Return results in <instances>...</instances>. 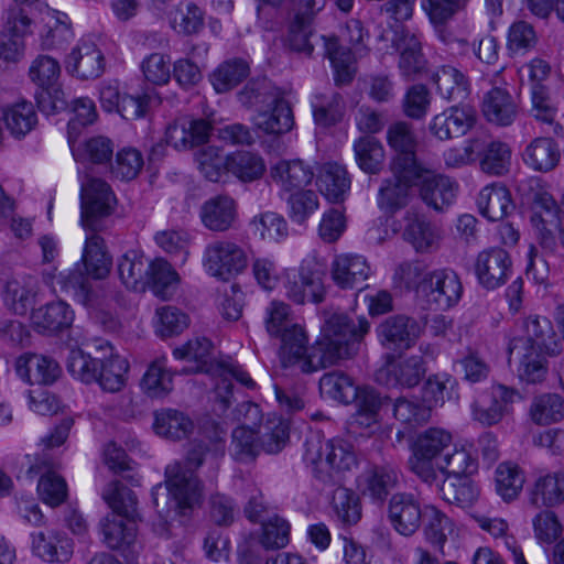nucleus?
<instances>
[{"instance_id": "35", "label": "nucleus", "mask_w": 564, "mask_h": 564, "mask_svg": "<svg viewBox=\"0 0 564 564\" xmlns=\"http://www.w3.org/2000/svg\"><path fill=\"white\" fill-rule=\"evenodd\" d=\"M522 158L533 171L546 173L558 164L561 151L553 139L539 137L525 147Z\"/></svg>"}, {"instance_id": "9", "label": "nucleus", "mask_w": 564, "mask_h": 564, "mask_svg": "<svg viewBox=\"0 0 564 564\" xmlns=\"http://www.w3.org/2000/svg\"><path fill=\"white\" fill-rule=\"evenodd\" d=\"M203 263L210 275L226 281L247 268L248 258L237 243L216 240L206 246Z\"/></svg>"}, {"instance_id": "44", "label": "nucleus", "mask_w": 564, "mask_h": 564, "mask_svg": "<svg viewBox=\"0 0 564 564\" xmlns=\"http://www.w3.org/2000/svg\"><path fill=\"white\" fill-rule=\"evenodd\" d=\"M150 262L142 252L129 250L118 260V274L127 289L143 291Z\"/></svg>"}, {"instance_id": "17", "label": "nucleus", "mask_w": 564, "mask_h": 564, "mask_svg": "<svg viewBox=\"0 0 564 564\" xmlns=\"http://www.w3.org/2000/svg\"><path fill=\"white\" fill-rule=\"evenodd\" d=\"M424 514L417 499L410 492L392 495L388 505V518L393 529L404 536L417 531Z\"/></svg>"}, {"instance_id": "32", "label": "nucleus", "mask_w": 564, "mask_h": 564, "mask_svg": "<svg viewBox=\"0 0 564 564\" xmlns=\"http://www.w3.org/2000/svg\"><path fill=\"white\" fill-rule=\"evenodd\" d=\"M213 352L214 346L208 338L195 337L181 347L175 348L173 356L176 359L195 362L191 371L216 375L218 362L214 361Z\"/></svg>"}, {"instance_id": "29", "label": "nucleus", "mask_w": 564, "mask_h": 564, "mask_svg": "<svg viewBox=\"0 0 564 564\" xmlns=\"http://www.w3.org/2000/svg\"><path fill=\"white\" fill-rule=\"evenodd\" d=\"M270 110L257 115L254 123L258 129L268 134H282L289 132L294 126V117L291 106L280 93L272 95L269 102Z\"/></svg>"}, {"instance_id": "63", "label": "nucleus", "mask_w": 564, "mask_h": 564, "mask_svg": "<svg viewBox=\"0 0 564 564\" xmlns=\"http://www.w3.org/2000/svg\"><path fill=\"white\" fill-rule=\"evenodd\" d=\"M254 429L237 426L231 433L230 455L238 462L252 460L261 451Z\"/></svg>"}, {"instance_id": "33", "label": "nucleus", "mask_w": 564, "mask_h": 564, "mask_svg": "<svg viewBox=\"0 0 564 564\" xmlns=\"http://www.w3.org/2000/svg\"><path fill=\"white\" fill-rule=\"evenodd\" d=\"M405 221L403 237L416 251L426 252L436 245L440 239L438 229L423 215L409 209L405 213Z\"/></svg>"}, {"instance_id": "40", "label": "nucleus", "mask_w": 564, "mask_h": 564, "mask_svg": "<svg viewBox=\"0 0 564 564\" xmlns=\"http://www.w3.org/2000/svg\"><path fill=\"white\" fill-rule=\"evenodd\" d=\"M479 213L490 221L502 220L512 207L510 193L499 183L485 186L478 197Z\"/></svg>"}, {"instance_id": "59", "label": "nucleus", "mask_w": 564, "mask_h": 564, "mask_svg": "<svg viewBox=\"0 0 564 564\" xmlns=\"http://www.w3.org/2000/svg\"><path fill=\"white\" fill-rule=\"evenodd\" d=\"M248 74V63L242 58H232L219 65L210 80L217 93H226L240 84Z\"/></svg>"}, {"instance_id": "60", "label": "nucleus", "mask_w": 564, "mask_h": 564, "mask_svg": "<svg viewBox=\"0 0 564 564\" xmlns=\"http://www.w3.org/2000/svg\"><path fill=\"white\" fill-rule=\"evenodd\" d=\"M393 416L410 427L422 425L431 419L430 406L416 398L400 397L394 400Z\"/></svg>"}, {"instance_id": "4", "label": "nucleus", "mask_w": 564, "mask_h": 564, "mask_svg": "<svg viewBox=\"0 0 564 564\" xmlns=\"http://www.w3.org/2000/svg\"><path fill=\"white\" fill-rule=\"evenodd\" d=\"M303 459L312 474L324 484H339L357 466L352 446L343 438L312 434L305 441Z\"/></svg>"}, {"instance_id": "51", "label": "nucleus", "mask_w": 564, "mask_h": 564, "mask_svg": "<svg viewBox=\"0 0 564 564\" xmlns=\"http://www.w3.org/2000/svg\"><path fill=\"white\" fill-rule=\"evenodd\" d=\"M319 391L325 398L344 404H349L358 395V387L343 371L324 373L319 379Z\"/></svg>"}, {"instance_id": "41", "label": "nucleus", "mask_w": 564, "mask_h": 564, "mask_svg": "<svg viewBox=\"0 0 564 564\" xmlns=\"http://www.w3.org/2000/svg\"><path fill=\"white\" fill-rule=\"evenodd\" d=\"M523 328L532 347L538 351H544L550 356L560 354L561 345L549 318L539 315L529 316L523 323Z\"/></svg>"}, {"instance_id": "7", "label": "nucleus", "mask_w": 564, "mask_h": 564, "mask_svg": "<svg viewBox=\"0 0 564 564\" xmlns=\"http://www.w3.org/2000/svg\"><path fill=\"white\" fill-rule=\"evenodd\" d=\"M463 292L460 278L448 268L429 271L421 284V297L435 310L446 311L456 306Z\"/></svg>"}, {"instance_id": "36", "label": "nucleus", "mask_w": 564, "mask_h": 564, "mask_svg": "<svg viewBox=\"0 0 564 564\" xmlns=\"http://www.w3.org/2000/svg\"><path fill=\"white\" fill-rule=\"evenodd\" d=\"M31 319L39 332L57 333L72 325L74 312L67 303L57 301L33 311Z\"/></svg>"}, {"instance_id": "16", "label": "nucleus", "mask_w": 564, "mask_h": 564, "mask_svg": "<svg viewBox=\"0 0 564 564\" xmlns=\"http://www.w3.org/2000/svg\"><path fill=\"white\" fill-rule=\"evenodd\" d=\"M475 122V109L457 104L436 115L430 123V131L440 140H449L466 134Z\"/></svg>"}, {"instance_id": "52", "label": "nucleus", "mask_w": 564, "mask_h": 564, "mask_svg": "<svg viewBox=\"0 0 564 564\" xmlns=\"http://www.w3.org/2000/svg\"><path fill=\"white\" fill-rule=\"evenodd\" d=\"M1 118L10 133L18 139L29 133L37 122L33 105L24 100L4 107Z\"/></svg>"}, {"instance_id": "23", "label": "nucleus", "mask_w": 564, "mask_h": 564, "mask_svg": "<svg viewBox=\"0 0 564 564\" xmlns=\"http://www.w3.org/2000/svg\"><path fill=\"white\" fill-rule=\"evenodd\" d=\"M237 216V203L227 194H219L208 198L199 209L203 225L208 230L215 232H225L232 228Z\"/></svg>"}, {"instance_id": "31", "label": "nucleus", "mask_w": 564, "mask_h": 564, "mask_svg": "<svg viewBox=\"0 0 564 564\" xmlns=\"http://www.w3.org/2000/svg\"><path fill=\"white\" fill-rule=\"evenodd\" d=\"M481 109L488 121L502 127L511 124L518 113L512 96L500 87H494L485 94Z\"/></svg>"}, {"instance_id": "49", "label": "nucleus", "mask_w": 564, "mask_h": 564, "mask_svg": "<svg viewBox=\"0 0 564 564\" xmlns=\"http://www.w3.org/2000/svg\"><path fill=\"white\" fill-rule=\"evenodd\" d=\"M265 171L263 159L250 151H237L227 155V172L240 182L250 183L262 177Z\"/></svg>"}, {"instance_id": "58", "label": "nucleus", "mask_w": 564, "mask_h": 564, "mask_svg": "<svg viewBox=\"0 0 564 564\" xmlns=\"http://www.w3.org/2000/svg\"><path fill=\"white\" fill-rule=\"evenodd\" d=\"M141 387L151 398L166 395L173 389V375L166 368L164 358L150 364L141 380Z\"/></svg>"}, {"instance_id": "62", "label": "nucleus", "mask_w": 564, "mask_h": 564, "mask_svg": "<svg viewBox=\"0 0 564 564\" xmlns=\"http://www.w3.org/2000/svg\"><path fill=\"white\" fill-rule=\"evenodd\" d=\"M352 401L357 408L354 420L358 425L370 427L378 422L382 399L373 388H358V395Z\"/></svg>"}, {"instance_id": "50", "label": "nucleus", "mask_w": 564, "mask_h": 564, "mask_svg": "<svg viewBox=\"0 0 564 564\" xmlns=\"http://www.w3.org/2000/svg\"><path fill=\"white\" fill-rule=\"evenodd\" d=\"M524 482V473L514 463L503 462L495 470L496 492L506 502L513 501L519 497Z\"/></svg>"}, {"instance_id": "47", "label": "nucleus", "mask_w": 564, "mask_h": 564, "mask_svg": "<svg viewBox=\"0 0 564 564\" xmlns=\"http://www.w3.org/2000/svg\"><path fill=\"white\" fill-rule=\"evenodd\" d=\"M153 427L158 435L178 441L193 432L194 423L185 413L166 409L155 413Z\"/></svg>"}, {"instance_id": "5", "label": "nucleus", "mask_w": 564, "mask_h": 564, "mask_svg": "<svg viewBox=\"0 0 564 564\" xmlns=\"http://www.w3.org/2000/svg\"><path fill=\"white\" fill-rule=\"evenodd\" d=\"M452 434L441 427H429L413 443L408 467L421 481L433 486L438 479L437 463L452 445Z\"/></svg>"}, {"instance_id": "28", "label": "nucleus", "mask_w": 564, "mask_h": 564, "mask_svg": "<svg viewBox=\"0 0 564 564\" xmlns=\"http://www.w3.org/2000/svg\"><path fill=\"white\" fill-rule=\"evenodd\" d=\"M270 175L283 191L291 192L308 185L314 177V171L303 160H281L270 167Z\"/></svg>"}, {"instance_id": "21", "label": "nucleus", "mask_w": 564, "mask_h": 564, "mask_svg": "<svg viewBox=\"0 0 564 564\" xmlns=\"http://www.w3.org/2000/svg\"><path fill=\"white\" fill-rule=\"evenodd\" d=\"M370 274L367 259L356 253L337 254L330 265L332 280L343 290L358 289Z\"/></svg>"}, {"instance_id": "14", "label": "nucleus", "mask_w": 564, "mask_h": 564, "mask_svg": "<svg viewBox=\"0 0 564 564\" xmlns=\"http://www.w3.org/2000/svg\"><path fill=\"white\" fill-rule=\"evenodd\" d=\"M475 273L485 289L495 290L505 284L512 273L511 258L501 248L482 250L476 258Z\"/></svg>"}, {"instance_id": "48", "label": "nucleus", "mask_w": 564, "mask_h": 564, "mask_svg": "<svg viewBox=\"0 0 564 564\" xmlns=\"http://www.w3.org/2000/svg\"><path fill=\"white\" fill-rule=\"evenodd\" d=\"M355 159L361 171L378 174L382 171L386 151L382 143L375 137H359L354 142Z\"/></svg>"}, {"instance_id": "3", "label": "nucleus", "mask_w": 564, "mask_h": 564, "mask_svg": "<svg viewBox=\"0 0 564 564\" xmlns=\"http://www.w3.org/2000/svg\"><path fill=\"white\" fill-rule=\"evenodd\" d=\"M82 262L85 273L77 263L73 270L47 276L51 278L54 291L58 286L61 291L70 293L83 305L91 306L95 294L89 276L96 280L105 279L111 265V258L105 249L104 240L96 235V231L86 237Z\"/></svg>"}, {"instance_id": "20", "label": "nucleus", "mask_w": 564, "mask_h": 564, "mask_svg": "<svg viewBox=\"0 0 564 564\" xmlns=\"http://www.w3.org/2000/svg\"><path fill=\"white\" fill-rule=\"evenodd\" d=\"M56 467V462L44 456L43 458H39L36 463L31 465L28 469L30 477L43 473L37 484V491L43 502L51 507L59 506L67 498L66 481L55 473Z\"/></svg>"}, {"instance_id": "30", "label": "nucleus", "mask_w": 564, "mask_h": 564, "mask_svg": "<svg viewBox=\"0 0 564 564\" xmlns=\"http://www.w3.org/2000/svg\"><path fill=\"white\" fill-rule=\"evenodd\" d=\"M401 470L391 463L373 465L365 473V494L382 503L400 484Z\"/></svg>"}, {"instance_id": "38", "label": "nucleus", "mask_w": 564, "mask_h": 564, "mask_svg": "<svg viewBox=\"0 0 564 564\" xmlns=\"http://www.w3.org/2000/svg\"><path fill=\"white\" fill-rule=\"evenodd\" d=\"M317 184L321 193L332 203L343 202L351 185L345 166L337 163H325L318 174Z\"/></svg>"}, {"instance_id": "37", "label": "nucleus", "mask_w": 564, "mask_h": 564, "mask_svg": "<svg viewBox=\"0 0 564 564\" xmlns=\"http://www.w3.org/2000/svg\"><path fill=\"white\" fill-rule=\"evenodd\" d=\"M434 485L443 500L463 509L471 507L480 495L478 486L469 477H445Z\"/></svg>"}, {"instance_id": "6", "label": "nucleus", "mask_w": 564, "mask_h": 564, "mask_svg": "<svg viewBox=\"0 0 564 564\" xmlns=\"http://www.w3.org/2000/svg\"><path fill=\"white\" fill-rule=\"evenodd\" d=\"M518 392L503 384H492L479 391L470 403L471 419L481 426L499 424L512 411Z\"/></svg>"}, {"instance_id": "24", "label": "nucleus", "mask_w": 564, "mask_h": 564, "mask_svg": "<svg viewBox=\"0 0 564 564\" xmlns=\"http://www.w3.org/2000/svg\"><path fill=\"white\" fill-rule=\"evenodd\" d=\"M437 94L448 102L463 104L470 95L468 77L453 65L438 67L431 76Z\"/></svg>"}, {"instance_id": "43", "label": "nucleus", "mask_w": 564, "mask_h": 564, "mask_svg": "<svg viewBox=\"0 0 564 564\" xmlns=\"http://www.w3.org/2000/svg\"><path fill=\"white\" fill-rule=\"evenodd\" d=\"M119 514L110 513L100 522L102 542L112 550H121L132 545L137 538L133 520L119 519Z\"/></svg>"}, {"instance_id": "55", "label": "nucleus", "mask_w": 564, "mask_h": 564, "mask_svg": "<svg viewBox=\"0 0 564 564\" xmlns=\"http://www.w3.org/2000/svg\"><path fill=\"white\" fill-rule=\"evenodd\" d=\"M481 159L480 169L489 175L501 176L509 171L511 161L510 147L499 140L480 143Z\"/></svg>"}, {"instance_id": "8", "label": "nucleus", "mask_w": 564, "mask_h": 564, "mask_svg": "<svg viewBox=\"0 0 564 564\" xmlns=\"http://www.w3.org/2000/svg\"><path fill=\"white\" fill-rule=\"evenodd\" d=\"M80 198L83 227L99 230L100 219L111 213L116 200L110 186L101 178L87 176L82 183Z\"/></svg>"}, {"instance_id": "18", "label": "nucleus", "mask_w": 564, "mask_h": 564, "mask_svg": "<svg viewBox=\"0 0 564 564\" xmlns=\"http://www.w3.org/2000/svg\"><path fill=\"white\" fill-rule=\"evenodd\" d=\"M15 371L29 384L37 386H51L62 375V368L54 358L33 352L17 358Z\"/></svg>"}, {"instance_id": "61", "label": "nucleus", "mask_w": 564, "mask_h": 564, "mask_svg": "<svg viewBox=\"0 0 564 564\" xmlns=\"http://www.w3.org/2000/svg\"><path fill=\"white\" fill-rule=\"evenodd\" d=\"M128 371V364L119 356H111L100 360L95 382H98L104 391L118 392L124 386V375Z\"/></svg>"}, {"instance_id": "11", "label": "nucleus", "mask_w": 564, "mask_h": 564, "mask_svg": "<svg viewBox=\"0 0 564 564\" xmlns=\"http://www.w3.org/2000/svg\"><path fill=\"white\" fill-rule=\"evenodd\" d=\"M391 172L392 176L381 182L377 198L379 208L388 214H394L409 204L411 188L421 177V170Z\"/></svg>"}, {"instance_id": "19", "label": "nucleus", "mask_w": 564, "mask_h": 564, "mask_svg": "<svg viewBox=\"0 0 564 564\" xmlns=\"http://www.w3.org/2000/svg\"><path fill=\"white\" fill-rule=\"evenodd\" d=\"M420 187L422 200L435 210L442 212L451 206L459 189L458 183L449 176L424 173L421 167V177L416 182Z\"/></svg>"}, {"instance_id": "54", "label": "nucleus", "mask_w": 564, "mask_h": 564, "mask_svg": "<svg viewBox=\"0 0 564 564\" xmlns=\"http://www.w3.org/2000/svg\"><path fill=\"white\" fill-rule=\"evenodd\" d=\"M102 497L112 513L119 514L126 520H135L138 517V499L135 494L119 481L108 484L104 490Z\"/></svg>"}, {"instance_id": "15", "label": "nucleus", "mask_w": 564, "mask_h": 564, "mask_svg": "<svg viewBox=\"0 0 564 564\" xmlns=\"http://www.w3.org/2000/svg\"><path fill=\"white\" fill-rule=\"evenodd\" d=\"M426 373L421 356H411L401 361H391L376 372V381L388 388H413Z\"/></svg>"}, {"instance_id": "1", "label": "nucleus", "mask_w": 564, "mask_h": 564, "mask_svg": "<svg viewBox=\"0 0 564 564\" xmlns=\"http://www.w3.org/2000/svg\"><path fill=\"white\" fill-rule=\"evenodd\" d=\"M207 447L194 444L183 460H176L165 468V487L152 489L153 506L164 524L172 514H186L200 503L203 487L196 470L203 465Z\"/></svg>"}, {"instance_id": "56", "label": "nucleus", "mask_w": 564, "mask_h": 564, "mask_svg": "<svg viewBox=\"0 0 564 564\" xmlns=\"http://www.w3.org/2000/svg\"><path fill=\"white\" fill-rule=\"evenodd\" d=\"M478 469V462L471 452L465 447L446 452L442 462L437 463L436 473L441 471L445 477H469Z\"/></svg>"}, {"instance_id": "25", "label": "nucleus", "mask_w": 564, "mask_h": 564, "mask_svg": "<svg viewBox=\"0 0 564 564\" xmlns=\"http://www.w3.org/2000/svg\"><path fill=\"white\" fill-rule=\"evenodd\" d=\"M32 550L45 562L65 563L73 554V544L64 533L47 530L32 534Z\"/></svg>"}, {"instance_id": "26", "label": "nucleus", "mask_w": 564, "mask_h": 564, "mask_svg": "<svg viewBox=\"0 0 564 564\" xmlns=\"http://www.w3.org/2000/svg\"><path fill=\"white\" fill-rule=\"evenodd\" d=\"M4 306L17 315H25L34 305L36 283L31 276L11 278L1 290Z\"/></svg>"}, {"instance_id": "45", "label": "nucleus", "mask_w": 564, "mask_h": 564, "mask_svg": "<svg viewBox=\"0 0 564 564\" xmlns=\"http://www.w3.org/2000/svg\"><path fill=\"white\" fill-rule=\"evenodd\" d=\"M530 502L535 507H554L564 502V474L553 473L536 479L530 491Z\"/></svg>"}, {"instance_id": "13", "label": "nucleus", "mask_w": 564, "mask_h": 564, "mask_svg": "<svg viewBox=\"0 0 564 564\" xmlns=\"http://www.w3.org/2000/svg\"><path fill=\"white\" fill-rule=\"evenodd\" d=\"M388 145L397 152L390 163L391 171L401 169L421 170L416 160L417 139L413 126L406 121H398L387 129Z\"/></svg>"}, {"instance_id": "12", "label": "nucleus", "mask_w": 564, "mask_h": 564, "mask_svg": "<svg viewBox=\"0 0 564 564\" xmlns=\"http://www.w3.org/2000/svg\"><path fill=\"white\" fill-rule=\"evenodd\" d=\"M105 66V55L90 36L79 39L65 58L66 70L83 80L100 77Z\"/></svg>"}, {"instance_id": "27", "label": "nucleus", "mask_w": 564, "mask_h": 564, "mask_svg": "<svg viewBox=\"0 0 564 564\" xmlns=\"http://www.w3.org/2000/svg\"><path fill=\"white\" fill-rule=\"evenodd\" d=\"M40 46L43 51L63 48L75 36L69 17L59 11L46 13L42 19Z\"/></svg>"}, {"instance_id": "53", "label": "nucleus", "mask_w": 564, "mask_h": 564, "mask_svg": "<svg viewBox=\"0 0 564 564\" xmlns=\"http://www.w3.org/2000/svg\"><path fill=\"white\" fill-rule=\"evenodd\" d=\"M453 532L454 522L451 518L434 506L425 508L424 535L430 544L443 552V547Z\"/></svg>"}, {"instance_id": "57", "label": "nucleus", "mask_w": 564, "mask_h": 564, "mask_svg": "<svg viewBox=\"0 0 564 564\" xmlns=\"http://www.w3.org/2000/svg\"><path fill=\"white\" fill-rule=\"evenodd\" d=\"M532 421L546 425L561 421L564 417V400L557 393H543L535 395L530 405Z\"/></svg>"}, {"instance_id": "64", "label": "nucleus", "mask_w": 564, "mask_h": 564, "mask_svg": "<svg viewBox=\"0 0 564 564\" xmlns=\"http://www.w3.org/2000/svg\"><path fill=\"white\" fill-rule=\"evenodd\" d=\"M333 510L344 524H355L361 517V508L358 496L346 487H337L332 498Z\"/></svg>"}, {"instance_id": "22", "label": "nucleus", "mask_w": 564, "mask_h": 564, "mask_svg": "<svg viewBox=\"0 0 564 564\" xmlns=\"http://www.w3.org/2000/svg\"><path fill=\"white\" fill-rule=\"evenodd\" d=\"M420 333L415 319L405 315H393L386 318L378 327L381 344L391 350L409 349Z\"/></svg>"}, {"instance_id": "2", "label": "nucleus", "mask_w": 564, "mask_h": 564, "mask_svg": "<svg viewBox=\"0 0 564 564\" xmlns=\"http://www.w3.org/2000/svg\"><path fill=\"white\" fill-rule=\"evenodd\" d=\"M366 318L354 321L344 313L332 314L322 327L321 338L311 346L304 373L316 372L357 354L359 343L369 330Z\"/></svg>"}, {"instance_id": "39", "label": "nucleus", "mask_w": 564, "mask_h": 564, "mask_svg": "<svg viewBox=\"0 0 564 564\" xmlns=\"http://www.w3.org/2000/svg\"><path fill=\"white\" fill-rule=\"evenodd\" d=\"M217 382L215 386L216 395L219 402L223 404V409L226 410L232 398L234 384L232 380H236L241 386L248 389L256 388V381L245 371L241 366L236 362H218L217 364Z\"/></svg>"}, {"instance_id": "42", "label": "nucleus", "mask_w": 564, "mask_h": 564, "mask_svg": "<svg viewBox=\"0 0 564 564\" xmlns=\"http://www.w3.org/2000/svg\"><path fill=\"white\" fill-rule=\"evenodd\" d=\"M321 39L324 42L325 55L329 58L334 69L336 85L349 84L356 74L355 57L351 50L339 45L336 37L321 36Z\"/></svg>"}, {"instance_id": "46", "label": "nucleus", "mask_w": 564, "mask_h": 564, "mask_svg": "<svg viewBox=\"0 0 564 564\" xmlns=\"http://www.w3.org/2000/svg\"><path fill=\"white\" fill-rule=\"evenodd\" d=\"M180 281L178 273L166 260L156 258L150 262L147 285H150L155 295L162 299L171 297L175 293Z\"/></svg>"}, {"instance_id": "10", "label": "nucleus", "mask_w": 564, "mask_h": 564, "mask_svg": "<svg viewBox=\"0 0 564 564\" xmlns=\"http://www.w3.org/2000/svg\"><path fill=\"white\" fill-rule=\"evenodd\" d=\"M392 44L399 52L398 69L405 80H414L426 70L427 61L423 54L421 33L408 28L394 32Z\"/></svg>"}, {"instance_id": "34", "label": "nucleus", "mask_w": 564, "mask_h": 564, "mask_svg": "<svg viewBox=\"0 0 564 564\" xmlns=\"http://www.w3.org/2000/svg\"><path fill=\"white\" fill-rule=\"evenodd\" d=\"M285 333L279 337L280 345V359L283 367L299 365L302 372H304L303 364L308 359L311 347H307V336L304 328L300 324H294L285 329Z\"/></svg>"}]
</instances>
